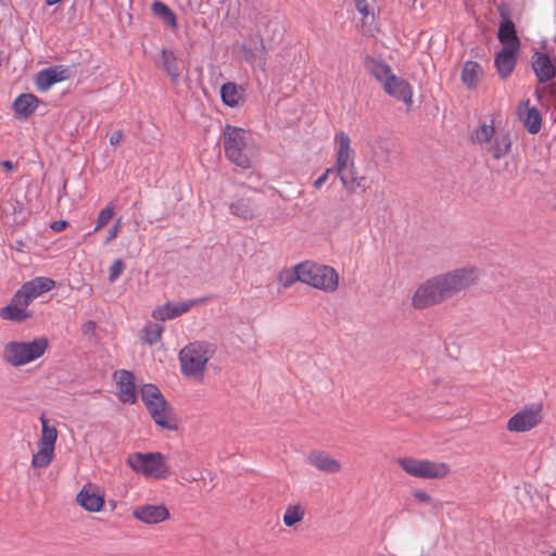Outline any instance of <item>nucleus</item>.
<instances>
[{
    "label": "nucleus",
    "instance_id": "obj_44",
    "mask_svg": "<svg viewBox=\"0 0 556 556\" xmlns=\"http://www.w3.org/2000/svg\"><path fill=\"white\" fill-rule=\"evenodd\" d=\"M121 225H122V222H121V218H118L116 220V223L114 224V226L111 227L110 230L108 231V236H106L105 241H104L105 244L110 243L111 241H113L117 237V233H118V230L121 228Z\"/></svg>",
    "mask_w": 556,
    "mask_h": 556
},
{
    "label": "nucleus",
    "instance_id": "obj_43",
    "mask_svg": "<svg viewBox=\"0 0 556 556\" xmlns=\"http://www.w3.org/2000/svg\"><path fill=\"white\" fill-rule=\"evenodd\" d=\"M355 9L362 15L363 20L369 16L374 18V12L367 0H355Z\"/></svg>",
    "mask_w": 556,
    "mask_h": 556
},
{
    "label": "nucleus",
    "instance_id": "obj_37",
    "mask_svg": "<svg viewBox=\"0 0 556 556\" xmlns=\"http://www.w3.org/2000/svg\"><path fill=\"white\" fill-rule=\"evenodd\" d=\"M54 457V450L39 446L37 453L33 455L31 466L34 468H45L48 467Z\"/></svg>",
    "mask_w": 556,
    "mask_h": 556
},
{
    "label": "nucleus",
    "instance_id": "obj_4",
    "mask_svg": "<svg viewBox=\"0 0 556 556\" xmlns=\"http://www.w3.org/2000/svg\"><path fill=\"white\" fill-rule=\"evenodd\" d=\"M126 464L138 475L155 480H163L170 476L169 466L165 456L160 452H134L126 458Z\"/></svg>",
    "mask_w": 556,
    "mask_h": 556
},
{
    "label": "nucleus",
    "instance_id": "obj_41",
    "mask_svg": "<svg viewBox=\"0 0 556 556\" xmlns=\"http://www.w3.org/2000/svg\"><path fill=\"white\" fill-rule=\"evenodd\" d=\"M125 268V264L122 260H115L112 265L110 266L109 271V280L111 282L116 281L119 276L122 275L123 270Z\"/></svg>",
    "mask_w": 556,
    "mask_h": 556
},
{
    "label": "nucleus",
    "instance_id": "obj_40",
    "mask_svg": "<svg viewBox=\"0 0 556 556\" xmlns=\"http://www.w3.org/2000/svg\"><path fill=\"white\" fill-rule=\"evenodd\" d=\"M13 302H16L22 307L27 309V306L35 300V296H33L28 291L25 290V288L22 286L13 295Z\"/></svg>",
    "mask_w": 556,
    "mask_h": 556
},
{
    "label": "nucleus",
    "instance_id": "obj_5",
    "mask_svg": "<svg viewBox=\"0 0 556 556\" xmlns=\"http://www.w3.org/2000/svg\"><path fill=\"white\" fill-rule=\"evenodd\" d=\"M471 141L480 146L485 144V150L495 160L506 156L511 148V139L505 129H495L493 124L483 123L472 134Z\"/></svg>",
    "mask_w": 556,
    "mask_h": 556
},
{
    "label": "nucleus",
    "instance_id": "obj_6",
    "mask_svg": "<svg viewBox=\"0 0 556 556\" xmlns=\"http://www.w3.org/2000/svg\"><path fill=\"white\" fill-rule=\"evenodd\" d=\"M47 349L46 338H37L29 342L11 341L4 345L2 358L8 364L18 367L39 358Z\"/></svg>",
    "mask_w": 556,
    "mask_h": 556
},
{
    "label": "nucleus",
    "instance_id": "obj_29",
    "mask_svg": "<svg viewBox=\"0 0 556 556\" xmlns=\"http://www.w3.org/2000/svg\"><path fill=\"white\" fill-rule=\"evenodd\" d=\"M62 80L59 76V67H48L41 70L36 76V87L38 90L47 91L52 85Z\"/></svg>",
    "mask_w": 556,
    "mask_h": 556
},
{
    "label": "nucleus",
    "instance_id": "obj_13",
    "mask_svg": "<svg viewBox=\"0 0 556 556\" xmlns=\"http://www.w3.org/2000/svg\"><path fill=\"white\" fill-rule=\"evenodd\" d=\"M531 67L540 84H545L556 76V66L544 52L534 51L531 56Z\"/></svg>",
    "mask_w": 556,
    "mask_h": 556
},
{
    "label": "nucleus",
    "instance_id": "obj_15",
    "mask_svg": "<svg viewBox=\"0 0 556 556\" xmlns=\"http://www.w3.org/2000/svg\"><path fill=\"white\" fill-rule=\"evenodd\" d=\"M117 378L116 384L118 389V399L123 403H135L136 402V384L135 376L127 369H121L115 372Z\"/></svg>",
    "mask_w": 556,
    "mask_h": 556
},
{
    "label": "nucleus",
    "instance_id": "obj_8",
    "mask_svg": "<svg viewBox=\"0 0 556 556\" xmlns=\"http://www.w3.org/2000/svg\"><path fill=\"white\" fill-rule=\"evenodd\" d=\"M397 463L406 473L420 479H439L450 472L448 466L441 462L402 457Z\"/></svg>",
    "mask_w": 556,
    "mask_h": 556
},
{
    "label": "nucleus",
    "instance_id": "obj_36",
    "mask_svg": "<svg viewBox=\"0 0 556 556\" xmlns=\"http://www.w3.org/2000/svg\"><path fill=\"white\" fill-rule=\"evenodd\" d=\"M301 267H302V263H300L291 268L282 270L278 277L280 285L285 288H289L296 281L302 282Z\"/></svg>",
    "mask_w": 556,
    "mask_h": 556
},
{
    "label": "nucleus",
    "instance_id": "obj_3",
    "mask_svg": "<svg viewBox=\"0 0 556 556\" xmlns=\"http://www.w3.org/2000/svg\"><path fill=\"white\" fill-rule=\"evenodd\" d=\"M212 353L210 343L205 341H194L187 344L179 352L181 374L188 378L202 380Z\"/></svg>",
    "mask_w": 556,
    "mask_h": 556
},
{
    "label": "nucleus",
    "instance_id": "obj_27",
    "mask_svg": "<svg viewBox=\"0 0 556 556\" xmlns=\"http://www.w3.org/2000/svg\"><path fill=\"white\" fill-rule=\"evenodd\" d=\"M30 316L31 312L25 309L16 302H13V299L11 300L10 304L0 308V317L4 320L21 323L26 320Z\"/></svg>",
    "mask_w": 556,
    "mask_h": 556
},
{
    "label": "nucleus",
    "instance_id": "obj_42",
    "mask_svg": "<svg viewBox=\"0 0 556 556\" xmlns=\"http://www.w3.org/2000/svg\"><path fill=\"white\" fill-rule=\"evenodd\" d=\"M245 59L251 62H255L256 59H260V65H265V47L263 39H261V48L258 51L254 52L251 49L245 50Z\"/></svg>",
    "mask_w": 556,
    "mask_h": 556
},
{
    "label": "nucleus",
    "instance_id": "obj_49",
    "mask_svg": "<svg viewBox=\"0 0 556 556\" xmlns=\"http://www.w3.org/2000/svg\"><path fill=\"white\" fill-rule=\"evenodd\" d=\"M1 165L7 169V170H12L14 165L11 161L9 160H5V161H2L1 162Z\"/></svg>",
    "mask_w": 556,
    "mask_h": 556
},
{
    "label": "nucleus",
    "instance_id": "obj_11",
    "mask_svg": "<svg viewBox=\"0 0 556 556\" xmlns=\"http://www.w3.org/2000/svg\"><path fill=\"white\" fill-rule=\"evenodd\" d=\"M383 91L395 98L399 101L404 102L407 105L413 103V88L410 84L404 78L396 76L394 73L388 80L382 85Z\"/></svg>",
    "mask_w": 556,
    "mask_h": 556
},
{
    "label": "nucleus",
    "instance_id": "obj_17",
    "mask_svg": "<svg viewBox=\"0 0 556 556\" xmlns=\"http://www.w3.org/2000/svg\"><path fill=\"white\" fill-rule=\"evenodd\" d=\"M519 49L503 48L495 54L494 65L501 79H507L517 64Z\"/></svg>",
    "mask_w": 556,
    "mask_h": 556
},
{
    "label": "nucleus",
    "instance_id": "obj_45",
    "mask_svg": "<svg viewBox=\"0 0 556 556\" xmlns=\"http://www.w3.org/2000/svg\"><path fill=\"white\" fill-rule=\"evenodd\" d=\"M333 169L331 168H327L315 181H314V188L315 189H319L325 182L326 180L328 179V176L329 174L332 172Z\"/></svg>",
    "mask_w": 556,
    "mask_h": 556
},
{
    "label": "nucleus",
    "instance_id": "obj_26",
    "mask_svg": "<svg viewBox=\"0 0 556 556\" xmlns=\"http://www.w3.org/2000/svg\"><path fill=\"white\" fill-rule=\"evenodd\" d=\"M161 63L164 71L170 77L174 84H177L180 78V71L178 60L172 50L164 49L161 51Z\"/></svg>",
    "mask_w": 556,
    "mask_h": 556
},
{
    "label": "nucleus",
    "instance_id": "obj_34",
    "mask_svg": "<svg viewBox=\"0 0 556 556\" xmlns=\"http://www.w3.org/2000/svg\"><path fill=\"white\" fill-rule=\"evenodd\" d=\"M525 128L529 134L535 135L540 131L542 126V115L536 108H529L523 119Z\"/></svg>",
    "mask_w": 556,
    "mask_h": 556
},
{
    "label": "nucleus",
    "instance_id": "obj_9",
    "mask_svg": "<svg viewBox=\"0 0 556 556\" xmlns=\"http://www.w3.org/2000/svg\"><path fill=\"white\" fill-rule=\"evenodd\" d=\"M542 421V404H531L513 415L507 421V429L514 432H526Z\"/></svg>",
    "mask_w": 556,
    "mask_h": 556
},
{
    "label": "nucleus",
    "instance_id": "obj_23",
    "mask_svg": "<svg viewBox=\"0 0 556 556\" xmlns=\"http://www.w3.org/2000/svg\"><path fill=\"white\" fill-rule=\"evenodd\" d=\"M220 96L224 104L229 108H237L243 104L245 100V89L240 85L228 81L222 86Z\"/></svg>",
    "mask_w": 556,
    "mask_h": 556
},
{
    "label": "nucleus",
    "instance_id": "obj_38",
    "mask_svg": "<svg viewBox=\"0 0 556 556\" xmlns=\"http://www.w3.org/2000/svg\"><path fill=\"white\" fill-rule=\"evenodd\" d=\"M305 515L304 508L301 505H293L287 507L283 514V523L287 527H292L303 520Z\"/></svg>",
    "mask_w": 556,
    "mask_h": 556
},
{
    "label": "nucleus",
    "instance_id": "obj_14",
    "mask_svg": "<svg viewBox=\"0 0 556 556\" xmlns=\"http://www.w3.org/2000/svg\"><path fill=\"white\" fill-rule=\"evenodd\" d=\"M132 516L143 523L155 525L168 519L169 511L164 505L144 504L135 507Z\"/></svg>",
    "mask_w": 556,
    "mask_h": 556
},
{
    "label": "nucleus",
    "instance_id": "obj_24",
    "mask_svg": "<svg viewBox=\"0 0 556 556\" xmlns=\"http://www.w3.org/2000/svg\"><path fill=\"white\" fill-rule=\"evenodd\" d=\"M364 65L371 76H374L381 86L392 76L393 71L391 66L381 59L367 55L364 60Z\"/></svg>",
    "mask_w": 556,
    "mask_h": 556
},
{
    "label": "nucleus",
    "instance_id": "obj_21",
    "mask_svg": "<svg viewBox=\"0 0 556 556\" xmlns=\"http://www.w3.org/2000/svg\"><path fill=\"white\" fill-rule=\"evenodd\" d=\"M151 417L157 426L166 430H176V420L173 417L170 409L168 408L167 402H159V404L148 408Z\"/></svg>",
    "mask_w": 556,
    "mask_h": 556
},
{
    "label": "nucleus",
    "instance_id": "obj_20",
    "mask_svg": "<svg viewBox=\"0 0 556 556\" xmlns=\"http://www.w3.org/2000/svg\"><path fill=\"white\" fill-rule=\"evenodd\" d=\"M77 503L88 511H99L103 504V496L96 492L93 485H85L76 496Z\"/></svg>",
    "mask_w": 556,
    "mask_h": 556
},
{
    "label": "nucleus",
    "instance_id": "obj_32",
    "mask_svg": "<svg viewBox=\"0 0 556 556\" xmlns=\"http://www.w3.org/2000/svg\"><path fill=\"white\" fill-rule=\"evenodd\" d=\"M152 12L159 16L163 23L170 26L172 28H177V17L175 13L162 1L155 0L151 5Z\"/></svg>",
    "mask_w": 556,
    "mask_h": 556
},
{
    "label": "nucleus",
    "instance_id": "obj_7",
    "mask_svg": "<svg viewBox=\"0 0 556 556\" xmlns=\"http://www.w3.org/2000/svg\"><path fill=\"white\" fill-rule=\"evenodd\" d=\"M302 282L316 289L332 292L338 288V273L330 266L314 262H302Z\"/></svg>",
    "mask_w": 556,
    "mask_h": 556
},
{
    "label": "nucleus",
    "instance_id": "obj_31",
    "mask_svg": "<svg viewBox=\"0 0 556 556\" xmlns=\"http://www.w3.org/2000/svg\"><path fill=\"white\" fill-rule=\"evenodd\" d=\"M343 177L344 179H346V185H343V187L350 193H354L357 189L366 191L368 188V186L366 185V177L358 176L355 166L349 168L348 172H345V176Z\"/></svg>",
    "mask_w": 556,
    "mask_h": 556
},
{
    "label": "nucleus",
    "instance_id": "obj_39",
    "mask_svg": "<svg viewBox=\"0 0 556 556\" xmlns=\"http://www.w3.org/2000/svg\"><path fill=\"white\" fill-rule=\"evenodd\" d=\"M113 215H114V206L112 203H110L104 208H102L100 211L93 232H97L100 229H102L112 219Z\"/></svg>",
    "mask_w": 556,
    "mask_h": 556
},
{
    "label": "nucleus",
    "instance_id": "obj_52",
    "mask_svg": "<svg viewBox=\"0 0 556 556\" xmlns=\"http://www.w3.org/2000/svg\"><path fill=\"white\" fill-rule=\"evenodd\" d=\"M549 556H556V549L549 554Z\"/></svg>",
    "mask_w": 556,
    "mask_h": 556
},
{
    "label": "nucleus",
    "instance_id": "obj_30",
    "mask_svg": "<svg viewBox=\"0 0 556 556\" xmlns=\"http://www.w3.org/2000/svg\"><path fill=\"white\" fill-rule=\"evenodd\" d=\"M41 422V437L39 440V446L54 450L55 442L58 439V431L54 426H50L48 419L42 415L40 417Z\"/></svg>",
    "mask_w": 556,
    "mask_h": 556
},
{
    "label": "nucleus",
    "instance_id": "obj_10",
    "mask_svg": "<svg viewBox=\"0 0 556 556\" xmlns=\"http://www.w3.org/2000/svg\"><path fill=\"white\" fill-rule=\"evenodd\" d=\"M334 141L338 144L337 161L333 170H336L342 185H346L345 172L349 168L355 166L354 164V152L351 149V139L348 134L340 131L336 135Z\"/></svg>",
    "mask_w": 556,
    "mask_h": 556
},
{
    "label": "nucleus",
    "instance_id": "obj_1",
    "mask_svg": "<svg viewBox=\"0 0 556 556\" xmlns=\"http://www.w3.org/2000/svg\"><path fill=\"white\" fill-rule=\"evenodd\" d=\"M478 280L475 267H462L427 279L415 290L412 305L424 309L443 303Z\"/></svg>",
    "mask_w": 556,
    "mask_h": 556
},
{
    "label": "nucleus",
    "instance_id": "obj_19",
    "mask_svg": "<svg viewBox=\"0 0 556 556\" xmlns=\"http://www.w3.org/2000/svg\"><path fill=\"white\" fill-rule=\"evenodd\" d=\"M503 21L500 24L497 38L504 48L519 49L520 41L517 36L515 24L505 16L504 9L501 10Z\"/></svg>",
    "mask_w": 556,
    "mask_h": 556
},
{
    "label": "nucleus",
    "instance_id": "obj_2",
    "mask_svg": "<svg viewBox=\"0 0 556 556\" xmlns=\"http://www.w3.org/2000/svg\"><path fill=\"white\" fill-rule=\"evenodd\" d=\"M223 147L229 162L245 169L252 167L256 151L249 131L227 124L223 130Z\"/></svg>",
    "mask_w": 556,
    "mask_h": 556
},
{
    "label": "nucleus",
    "instance_id": "obj_12",
    "mask_svg": "<svg viewBox=\"0 0 556 556\" xmlns=\"http://www.w3.org/2000/svg\"><path fill=\"white\" fill-rule=\"evenodd\" d=\"M204 300H189L186 302L172 303L166 302L164 305L157 306L152 311V317L155 320L166 321L175 319L187 313L193 305L202 303Z\"/></svg>",
    "mask_w": 556,
    "mask_h": 556
},
{
    "label": "nucleus",
    "instance_id": "obj_18",
    "mask_svg": "<svg viewBox=\"0 0 556 556\" xmlns=\"http://www.w3.org/2000/svg\"><path fill=\"white\" fill-rule=\"evenodd\" d=\"M258 205L256 201L250 197H241L229 204L231 215L242 219L251 220L255 217Z\"/></svg>",
    "mask_w": 556,
    "mask_h": 556
},
{
    "label": "nucleus",
    "instance_id": "obj_33",
    "mask_svg": "<svg viewBox=\"0 0 556 556\" xmlns=\"http://www.w3.org/2000/svg\"><path fill=\"white\" fill-rule=\"evenodd\" d=\"M164 326L150 321L142 329L141 340L149 345H154L161 341Z\"/></svg>",
    "mask_w": 556,
    "mask_h": 556
},
{
    "label": "nucleus",
    "instance_id": "obj_46",
    "mask_svg": "<svg viewBox=\"0 0 556 556\" xmlns=\"http://www.w3.org/2000/svg\"><path fill=\"white\" fill-rule=\"evenodd\" d=\"M414 497L417 501L422 502V503H429L430 500H431V496L427 492H425L422 490H416L414 492Z\"/></svg>",
    "mask_w": 556,
    "mask_h": 556
},
{
    "label": "nucleus",
    "instance_id": "obj_51",
    "mask_svg": "<svg viewBox=\"0 0 556 556\" xmlns=\"http://www.w3.org/2000/svg\"><path fill=\"white\" fill-rule=\"evenodd\" d=\"M61 0H47V4L49 5H53V4H56L59 3Z\"/></svg>",
    "mask_w": 556,
    "mask_h": 556
},
{
    "label": "nucleus",
    "instance_id": "obj_22",
    "mask_svg": "<svg viewBox=\"0 0 556 556\" xmlns=\"http://www.w3.org/2000/svg\"><path fill=\"white\" fill-rule=\"evenodd\" d=\"M39 100L31 93H22L13 102V111L17 118L27 119L38 108Z\"/></svg>",
    "mask_w": 556,
    "mask_h": 556
},
{
    "label": "nucleus",
    "instance_id": "obj_16",
    "mask_svg": "<svg viewBox=\"0 0 556 556\" xmlns=\"http://www.w3.org/2000/svg\"><path fill=\"white\" fill-rule=\"evenodd\" d=\"M306 462L317 470L325 473H337L341 470L340 462L324 451H311L306 455Z\"/></svg>",
    "mask_w": 556,
    "mask_h": 556
},
{
    "label": "nucleus",
    "instance_id": "obj_35",
    "mask_svg": "<svg viewBox=\"0 0 556 556\" xmlns=\"http://www.w3.org/2000/svg\"><path fill=\"white\" fill-rule=\"evenodd\" d=\"M141 397L147 408L159 404V402L166 401L159 388L151 383L143 386L141 390Z\"/></svg>",
    "mask_w": 556,
    "mask_h": 556
},
{
    "label": "nucleus",
    "instance_id": "obj_25",
    "mask_svg": "<svg viewBox=\"0 0 556 556\" xmlns=\"http://www.w3.org/2000/svg\"><path fill=\"white\" fill-rule=\"evenodd\" d=\"M35 299L55 287V281L49 277H36L22 285Z\"/></svg>",
    "mask_w": 556,
    "mask_h": 556
},
{
    "label": "nucleus",
    "instance_id": "obj_50",
    "mask_svg": "<svg viewBox=\"0 0 556 556\" xmlns=\"http://www.w3.org/2000/svg\"><path fill=\"white\" fill-rule=\"evenodd\" d=\"M84 327H85V331L94 330V328H96V323H93V321H91V320H90V321H88Z\"/></svg>",
    "mask_w": 556,
    "mask_h": 556
},
{
    "label": "nucleus",
    "instance_id": "obj_28",
    "mask_svg": "<svg viewBox=\"0 0 556 556\" xmlns=\"http://www.w3.org/2000/svg\"><path fill=\"white\" fill-rule=\"evenodd\" d=\"M481 73L482 68L479 63L475 61H467L462 70V81L467 88L473 89L478 85Z\"/></svg>",
    "mask_w": 556,
    "mask_h": 556
},
{
    "label": "nucleus",
    "instance_id": "obj_48",
    "mask_svg": "<svg viewBox=\"0 0 556 556\" xmlns=\"http://www.w3.org/2000/svg\"><path fill=\"white\" fill-rule=\"evenodd\" d=\"M68 226L66 220H55L51 224V229L55 232L64 230Z\"/></svg>",
    "mask_w": 556,
    "mask_h": 556
},
{
    "label": "nucleus",
    "instance_id": "obj_47",
    "mask_svg": "<svg viewBox=\"0 0 556 556\" xmlns=\"http://www.w3.org/2000/svg\"><path fill=\"white\" fill-rule=\"evenodd\" d=\"M123 131L122 130H115L110 137V144L111 146H117L123 140Z\"/></svg>",
    "mask_w": 556,
    "mask_h": 556
}]
</instances>
